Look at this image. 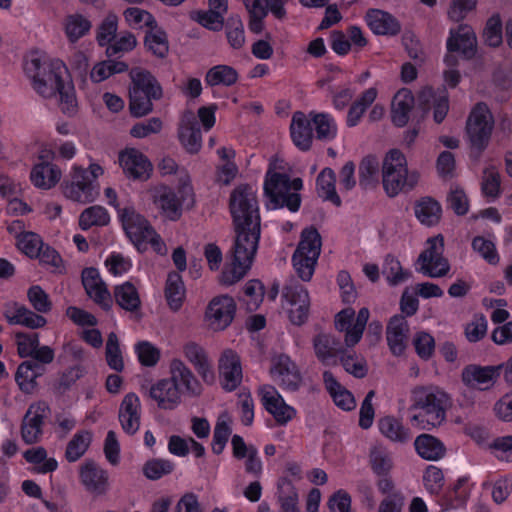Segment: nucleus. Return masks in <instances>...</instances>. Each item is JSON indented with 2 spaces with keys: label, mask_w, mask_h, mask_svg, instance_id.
I'll list each match as a JSON object with an SVG mask.
<instances>
[{
  "label": "nucleus",
  "mask_w": 512,
  "mask_h": 512,
  "mask_svg": "<svg viewBox=\"0 0 512 512\" xmlns=\"http://www.w3.org/2000/svg\"><path fill=\"white\" fill-rule=\"evenodd\" d=\"M450 396L437 386H417L412 390L411 410L417 413L411 417V424L420 429L440 426L446 420L451 407Z\"/></svg>",
  "instance_id": "obj_1"
},
{
  "label": "nucleus",
  "mask_w": 512,
  "mask_h": 512,
  "mask_svg": "<svg viewBox=\"0 0 512 512\" xmlns=\"http://www.w3.org/2000/svg\"><path fill=\"white\" fill-rule=\"evenodd\" d=\"M233 227L235 239L231 249V267L223 270L220 279L224 285L235 284L246 275L252 265L260 239V223Z\"/></svg>",
  "instance_id": "obj_2"
},
{
  "label": "nucleus",
  "mask_w": 512,
  "mask_h": 512,
  "mask_svg": "<svg viewBox=\"0 0 512 512\" xmlns=\"http://www.w3.org/2000/svg\"><path fill=\"white\" fill-rule=\"evenodd\" d=\"M276 167L270 163L264 182V193L268 198L267 206L272 209L287 207L291 212H297L301 205V196L297 191L303 187L301 178L292 181L284 173L275 171Z\"/></svg>",
  "instance_id": "obj_3"
},
{
  "label": "nucleus",
  "mask_w": 512,
  "mask_h": 512,
  "mask_svg": "<svg viewBox=\"0 0 512 512\" xmlns=\"http://www.w3.org/2000/svg\"><path fill=\"white\" fill-rule=\"evenodd\" d=\"M276 167L270 163L264 182V193L268 198L267 206L272 209L287 207L291 212H297L301 205V196L297 191L303 187L301 178L292 181L284 173L275 171Z\"/></svg>",
  "instance_id": "obj_4"
},
{
  "label": "nucleus",
  "mask_w": 512,
  "mask_h": 512,
  "mask_svg": "<svg viewBox=\"0 0 512 512\" xmlns=\"http://www.w3.org/2000/svg\"><path fill=\"white\" fill-rule=\"evenodd\" d=\"M419 178L417 171L408 172L406 157L400 150L392 149L386 154L382 163V183L389 197L412 190Z\"/></svg>",
  "instance_id": "obj_5"
},
{
  "label": "nucleus",
  "mask_w": 512,
  "mask_h": 512,
  "mask_svg": "<svg viewBox=\"0 0 512 512\" xmlns=\"http://www.w3.org/2000/svg\"><path fill=\"white\" fill-rule=\"evenodd\" d=\"M149 194L161 215L171 221H176L181 217L183 206L191 208L194 205L193 187L188 178L180 180L179 195L173 188L163 184L152 187Z\"/></svg>",
  "instance_id": "obj_6"
},
{
  "label": "nucleus",
  "mask_w": 512,
  "mask_h": 512,
  "mask_svg": "<svg viewBox=\"0 0 512 512\" xmlns=\"http://www.w3.org/2000/svg\"><path fill=\"white\" fill-rule=\"evenodd\" d=\"M322 238L314 226L302 230L300 241L292 255V263L297 276L310 281L321 253Z\"/></svg>",
  "instance_id": "obj_7"
},
{
  "label": "nucleus",
  "mask_w": 512,
  "mask_h": 512,
  "mask_svg": "<svg viewBox=\"0 0 512 512\" xmlns=\"http://www.w3.org/2000/svg\"><path fill=\"white\" fill-rule=\"evenodd\" d=\"M102 174V167L95 163L89 166L88 171L80 166H74L71 180L62 183L64 196L83 204L93 202L99 194L95 182Z\"/></svg>",
  "instance_id": "obj_8"
},
{
  "label": "nucleus",
  "mask_w": 512,
  "mask_h": 512,
  "mask_svg": "<svg viewBox=\"0 0 512 512\" xmlns=\"http://www.w3.org/2000/svg\"><path fill=\"white\" fill-rule=\"evenodd\" d=\"M493 125V117L487 105L482 102L476 104L466 124V131L471 146V155L476 159H478L487 148Z\"/></svg>",
  "instance_id": "obj_9"
},
{
  "label": "nucleus",
  "mask_w": 512,
  "mask_h": 512,
  "mask_svg": "<svg viewBox=\"0 0 512 512\" xmlns=\"http://www.w3.org/2000/svg\"><path fill=\"white\" fill-rule=\"evenodd\" d=\"M229 210L233 226L253 225L260 223L258 200L253 188L248 184L235 187L229 198Z\"/></svg>",
  "instance_id": "obj_10"
},
{
  "label": "nucleus",
  "mask_w": 512,
  "mask_h": 512,
  "mask_svg": "<svg viewBox=\"0 0 512 512\" xmlns=\"http://www.w3.org/2000/svg\"><path fill=\"white\" fill-rule=\"evenodd\" d=\"M61 62L51 65L43 64L39 58H32L26 63L25 70L33 79L34 89L43 97L49 98L56 95L57 91L65 84L61 75Z\"/></svg>",
  "instance_id": "obj_11"
},
{
  "label": "nucleus",
  "mask_w": 512,
  "mask_h": 512,
  "mask_svg": "<svg viewBox=\"0 0 512 512\" xmlns=\"http://www.w3.org/2000/svg\"><path fill=\"white\" fill-rule=\"evenodd\" d=\"M123 229L138 250L146 249L148 243L160 245V236L149 221L133 207L118 210Z\"/></svg>",
  "instance_id": "obj_12"
},
{
  "label": "nucleus",
  "mask_w": 512,
  "mask_h": 512,
  "mask_svg": "<svg viewBox=\"0 0 512 512\" xmlns=\"http://www.w3.org/2000/svg\"><path fill=\"white\" fill-rule=\"evenodd\" d=\"M428 247L418 256L419 271L423 274L438 278L445 276L450 269L448 260L443 257L444 239L442 235L429 238Z\"/></svg>",
  "instance_id": "obj_13"
},
{
  "label": "nucleus",
  "mask_w": 512,
  "mask_h": 512,
  "mask_svg": "<svg viewBox=\"0 0 512 512\" xmlns=\"http://www.w3.org/2000/svg\"><path fill=\"white\" fill-rule=\"evenodd\" d=\"M50 413V407L45 401L32 403L21 423V438L28 444L38 443L43 434L44 420Z\"/></svg>",
  "instance_id": "obj_14"
},
{
  "label": "nucleus",
  "mask_w": 512,
  "mask_h": 512,
  "mask_svg": "<svg viewBox=\"0 0 512 512\" xmlns=\"http://www.w3.org/2000/svg\"><path fill=\"white\" fill-rule=\"evenodd\" d=\"M282 297L290 305V321L298 326L304 324L308 319L310 307L308 291L300 284H290L283 288Z\"/></svg>",
  "instance_id": "obj_15"
},
{
  "label": "nucleus",
  "mask_w": 512,
  "mask_h": 512,
  "mask_svg": "<svg viewBox=\"0 0 512 512\" xmlns=\"http://www.w3.org/2000/svg\"><path fill=\"white\" fill-rule=\"evenodd\" d=\"M236 303L231 296L222 295L213 298L206 311V318L213 330L226 329L234 319Z\"/></svg>",
  "instance_id": "obj_16"
},
{
  "label": "nucleus",
  "mask_w": 512,
  "mask_h": 512,
  "mask_svg": "<svg viewBox=\"0 0 512 512\" xmlns=\"http://www.w3.org/2000/svg\"><path fill=\"white\" fill-rule=\"evenodd\" d=\"M447 50L449 53L458 52L467 60L474 58L477 53V37L472 27L461 24L457 29H451Z\"/></svg>",
  "instance_id": "obj_17"
},
{
  "label": "nucleus",
  "mask_w": 512,
  "mask_h": 512,
  "mask_svg": "<svg viewBox=\"0 0 512 512\" xmlns=\"http://www.w3.org/2000/svg\"><path fill=\"white\" fill-rule=\"evenodd\" d=\"M119 163L125 175L133 180L146 181L152 172V164L148 158L137 149L121 152Z\"/></svg>",
  "instance_id": "obj_18"
},
{
  "label": "nucleus",
  "mask_w": 512,
  "mask_h": 512,
  "mask_svg": "<svg viewBox=\"0 0 512 512\" xmlns=\"http://www.w3.org/2000/svg\"><path fill=\"white\" fill-rule=\"evenodd\" d=\"M261 401L264 408L273 415L279 425H285L296 415V410L285 403L282 396L272 386L260 389Z\"/></svg>",
  "instance_id": "obj_19"
},
{
  "label": "nucleus",
  "mask_w": 512,
  "mask_h": 512,
  "mask_svg": "<svg viewBox=\"0 0 512 512\" xmlns=\"http://www.w3.org/2000/svg\"><path fill=\"white\" fill-rule=\"evenodd\" d=\"M82 284L87 295L103 310L109 311L112 307V296L106 284L100 278L96 268L89 267L82 271Z\"/></svg>",
  "instance_id": "obj_20"
},
{
  "label": "nucleus",
  "mask_w": 512,
  "mask_h": 512,
  "mask_svg": "<svg viewBox=\"0 0 512 512\" xmlns=\"http://www.w3.org/2000/svg\"><path fill=\"white\" fill-rule=\"evenodd\" d=\"M178 138L184 149L196 154L202 147L200 124L192 111H185L178 127Z\"/></svg>",
  "instance_id": "obj_21"
},
{
  "label": "nucleus",
  "mask_w": 512,
  "mask_h": 512,
  "mask_svg": "<svg viewBox=\"0 0 512 512\" xmlns=\"http://www.w3.org/2000/svg\"><path fill=\"white\" fill-rule=\"evenodd\" d=\"M502 366L468 365L461 373L462 382L469 387L488 389L499 377Z\"/></svg>",
  "instance_id": "obj_22"
},
{
  "label": "nucleus",
  "mask_w": 512,
  "mask_h": 512,
  "mask_svg": "<svg viewBox=\"0 0 512 512\" xmlns=\"http://www.w3.org/2000/svg\"><path fill=\"white\" fill-rule=\"evenodd\" d=\"M219 374L222 386L227 391L235 390L242 381V367L239 356L232 350L223 352L219 360Z\"/></svg>",
  "instance_id": "obj_23"
},
{
  "label": "nucleus",
  "mask_w": 512,
  "mask_h": 512,
  "mask_svg": "<svg viewBox=\"0 0 512 512\" xmlns=\"http://www.w3.org/2000/svg\"><path fill=\"white\" fill-rule=\"evenodd\" d=\"M270 372L285 389L295 391L301 384L302 377L297 365L286 355L278 356Z\"/></svg>",
  "instance_id": "obj_24"
},
{
  "label": "nucleus",
  "mask_w": 512,
  "mask_h": 512,
  "mask_svg": "<svg viewBox=\"0 0 512 512\" xmlns=\"http://www.w3.org/2000/svg\"><path fill=\"white\" fill-rule=\"evenodd\" d=\"M3 315L10 325H22L30 329L42 328L47 323L38 312H33L17 302L7 303Z\"/></svg>",
  "instance_id": "obj_25"
},
{
  "label": "nucleus",
  "mask_w": 512,
  "mask_h": 512,
  "mask_svg": "<svg viewBox=\"0 0 512 512\" xmlns=\"http://www.w3.org/2000/svg\"><path fill=\"white\" fill-rule=\"evenodd\" d=\"M80 479L87 491L104 495L109 487L108 474L93 460H86L80 467Z\"/></svg>",
  "instance_id": "obj_26"
},
{
  "label": "nucleus",
  "mask_w": 512,
  "mask_h": 512,
  "mask_svg": "<svg viewBox=\"0 0 512 512\" xmlns=\"http://www.w3.org/2000/svg\"><path fill=\"white\" fill-rule=\"evenodd\" d=\"M140 400L135 393H128L119 408V421L122 429L129 435L135 434L140 427Z\"/></svg>",
  "instance_id": "obj_27"
},
{
  "label": "nucleus",
  "mask_w": 512,
  "mask_h": 512,
  "mask_svg": "<svg viewBox=\"0 0 512 512\" xmlns=\"http://www.w3.org/2000/svg\"><path fill=\"white\" fill-rule=\"evenodd\" d=\"M170 381L181 388V392L197 396L201 393V385L191 372V370L179 359H173L170 363Z\"/></svg>",
  "instance_id": "obj_28"
},
{
  "label": "nucleus",
  "mask_w": 512,
  "mask_h": 512,
  "mask_svg": "<svg viewBox=\"0 0 512 512\" xmlns=\"http://www.w3.org/2000/svg\"><path fill=\"white\" fill-rule=\"evenodd\" d=\"M181 388L169 379L159 380L149 391V396L155 400L158 407L165 410L174 409L180 403Z\"/></svg>",
  "instance_id": "obj_29"
},
{
  "label": "nucleus",
  "mask_w": 512,
  "mask_h": 512,
  "mask_svg": "<svg viewBox=\"0 0 512 512\" xmlns=\"http://www.w3.org/2000/svg\"><path fill=\"white\" fill-rule=\"evenodd\" d=\"M369 28L378 35H397L401 30L399 21L390 13L370 9L365 16Z\"/></svg>",
  "instance_id": "obj_30"
},
{
  "label": "nucleus",
  "mask_w": 512,
  "mask_h": 512,
  "mask_svg": "<svg viewBox=\"0 0 512 512\" xmlns=\"http://www.w3.org/2000/svg\"><path fill=\"white\" fill-rule=\"evenodd\" d=\"M408 331L409 325L404 316L395 315L390 319L387 325L386 338L390 351L394 355L399 356L404 352Z\"/></svg>",
  "instance_id": "obj_31"
},
{
  "label": "nucleus",
  "mask_w": 512,
  "mask_h": 512,
  "mask_svg": "<svg viewBox=\"0 0 512 512\" xmlns=\"http://www.w3.org/2000/svg\"><path fill=\"white\" fill-rule=\"evenodd\" d=\"M129 76L132 82L129 90L149 94L152 98H162V87L150 71L135 67L130 70Z\"/></svg>",
  "instance_id": "obj_32"
},
{
  "label": "nucleus",
  "mask_w": 512,
  "mask_h": 512,
  "mask_svg": "<svg viewBox=\"0 0 512 512\" xmlns=\"http://www.w3.org/2000/svg\"><path fill=\"white\" fill-rule=\"evenodd\" d=\"M313 348L317 359L324 365L336 364L337 356L343 352L339 341L325 333H319L313 338Z\"/></svg>",
  "instance_id": "obj_33"
},
{
  "label": "nucleus",
  "mask_w": 512,
  "mask_h": 512,
  "mask_svg": "<svg viewBox=\"0 0 512 512\" xmlns=\"http://www.w3.org/2000/svg\"><path fill=\"white\" fill-rule=\"evenodd\" d=\"M290 133L293 143L302 151L311 148L313 130L310 121L301 111H296L291 120Z\"/></svg>",
  "instance_id": "obj_34"
},
{
  "label": "nucleus",
  "mask_w": 512,
  "mask_h": 512,
  "mask_svg": "<svg viewBox=\"0 0 512 512\" xmlns=\"http://www.w3.org/2000/svg\"><path fill=\"white\" fill-rule=\"evenodd\" d=\"M414 102V96L410 90L401 89L396 93L391 104V119L396 126L403 127L408 123Z\"/></svg>",
  "instance_id": "obj_35"
},
{
  "label": "nucleus",
  "mask_w": 512,
  "mask_h": 512,
  "mask_svg": "<svg viewBox=\"0 0 512 512\" xmlns=\"http://www.w3.org/2000/svg\"><path fill=\"white\" fill-rule=\"evenodd\" d=\"M414 447L417 454L428 461H438L446 454L444 443L431 434H421L416 437Z\"/></svg>",
  "instance_id": "obj_36"
},
{
  "label": "nucleus",
  "mask_w": 512,
  "mask_h": 512,
  "mask_svg": "<svg viewBox=\"0 0 512 512\" xmlns=\"http://www.w3.org/2000/svg\"><path fill=\"white\" fill-rule=\"evenodd\" d=\"M323 381L336 406L346 411L355 408L353 394L337 381L332 372L324 371Z\"/></svg>",
  "instance_id": "obj_37"
},
{
  "label": "nucleus",
  "mask_w": 512,
  "mask_h": 512,
  "mask_svg": "<svg viewBox=\"0 0 512 512\" xmlns=\"http://www.w3.org/2000/svg\"><path fill=\"white\" fill-rule=\"evenodd\" d=\"M184 354L195 366L203 380L207 383H212L214 380V373L204 349L196 343L190 342L184 346Z\"/></svg>",
  "instance_id": "obj_38"
},
{
  "label": "nucleus",
  "mask_w": 512,
  "mask_h": 512,
  "mask_svg": "<svg viewBox=\"0 0 512 512\" xmlns=\"http://www.w3.org/2000/svg\"><path fill=\"white\" fill-rule=\"evenodd\" d=\"M430 100H433V118L436 123H441L448 111H449V101L448 95L444 94L436 98L433 94L432 88L423 89L418 96L419 106L422 108L424 113H426L430 109Z\"/></svg>",
  "instance_id": "obj_39"
},
{
  "label": "nucleus",
  "mask_w": 512,
  "mask_h": 512,
  "mask_svg": "<svg viewBox=\"0 0 512 512\" xmlns=\"http://www.w3.org/2000/svg\"><path fill=\"white\" fill-rule=\"evenodd\" d=\"M61 178V170L51 163H40L34 166L30 179L32 183L41 189L54 187Z\"/></svg>",
  "instance_id": "obj_40"
},
{
  "label": "nucleus",
  "mask_w": 512,
  "mask_h": 512,
  "mask_svg": "<svg viewBox=\"0 0 512 512\" xmlns=\"http://www.w3.org/2000/svg\"><path fill=\"white\" fill-rule=\"evenodd\" d=\"M336 175L331 168H324L317 176L316 190L320 198L330 201L337 207L341 206V199L335 188Z\"/></svg>",
  "instance_id": "obj_41"
},
{
  "label": "nucleus",
  "mask_w": 512,
  "mask_h": 512,
  "mask_svg": "<svg viewBox=\"0 0 512 512\" xmlns=\"http://www.w3.org/2000/svg\"><path fill=\"white\" fill-rule=\"evenodd\" d=\"M414 210L417 219L426 226L436 225L441 219V205L432 197H423L418 200Z\"/></svg>",
  "instance_id": "obj_42"
},
{
  "label": "nucleus",
  "mask_w": 512,
  "mask_h": 512,
  "mask_svg": "<svg viewBox=\"0 0 512 512\" xmlns=\"http://www.w3.org/2000/svg\"><path fill=\"white\" fill-rule=\"evenodd\" d=\"M277 501L281 512H299V495L293 483L281 478L277 484Z\"/></svg>",
  "instance_id": "obj_43"
},
{
  "label": "nucleus",
  "mask_w": 512,
  "mask_h": 512,
  "mask_svg": "<svg viewBox=\"0 0 512 512\" xmlns=\"http://www.w3.org/2000/svg\"><path fill=\"white\" fill-rule=\"evenodd\" d=\"M113 296L116 303L128 312H136L141 307L139 293L131 282L115 286Z\"/></svg>",
  "instance_id": "obj_44"
},
{
  "label": "nucleus",
  "mask_w": 512,
  "mask_h": 512,
  "mask_svg": "<svg viewBox=\"0 0 512 512\" xmlns=\"http://www.w3.org/2000/svg\"><path fill=\"white\" fill-rule=\"evenodd\" d=\"M378 425L381 433L392 442L402 444L411 438L410 430L393 416L381 418Z\"/></svg>",
  "instance_id": "obj_45"
},
{
  "label": "nucleus",
  "mask_w": 512,
  "mask_h": 512,
  "mask_svg": "<svg viewBox=\"0 0 512 512\" xmlns=\"http://www.w3.org/2000/svg\"><path fill=\"white\" fill-rule=\"evenodd\" d=\"M165 297L169 307L173 311H177L182 306L185 297V288L182 281V277L177 272H171L168 274Z\"/></svg>",
  "instance_id": "obj_46"
},
{
  "label": "nucleus",
  "mask_w": 512,
  "mask_h": 512,
  "mask_svg": "<svg viewBox=\"0 0 512 512\" xmlns=\"http://www.w3.org/2000/svg\"><path fill=\"white\" fill-rule=\"evenodd\" d=\"M38 368L39 364L34 361H24L18 366L15 380L24 393H31L35 389L36 378L39 376Z\"/></svg>",
  "instance_id": "obj_47"
},
{
  "label": "nucleus",
  "mask_w": 512,
  "mask_h": 512,
  "mask_svg": "<svg viewBox=\"0 0 512 512\" xmlns=\"http://www.w3.org/2000/svg\"><path fill=\"white\" fill-rule=\"evenodd\" d=\"M377 89L371 87L364 91L361 96L351 105L347 115V125L354 127L358 124L366 109L375 101Z\"/></svg>",
  "instance_id": "obj_48"
},
{
  "label": "nucleus",
  "mask_w": 512,
  "mask_h": 512,
  "mask_svg": "<svg viewBox=\"0 0 512 512\" xmlns=\"http://www.w3.org/2000/svg\"><path fill=\"white\" fill-rule=\"evenodd\" d=\"M92 441V433L87 430L77 432L68 442L65 457L69 462L79 460L87 451Z\"/></svg>",
  "instance_id": "obj_49"
},
{
  "label": "nucleus",
  "mask_w": 512,
  "mask_h": 512,
  "mask_svg": "<svg viewBox=\"0 0 512 512\" xmlns=\"http://www.w3.org/2000/svg\"><path fill=\"white\" fill-rule=\"evenodd\" d=\"M238 80L237 71L228 65H216L208 70L205 76V82L209 86H231Z\"/></svg>",
  "instance_id": "obj_50"
},
{
  "label": "nucleus",
  "mask_w": 512,
  "mask_h": 512,
  "mask_svg": "<svg viewBox=\"0 0 512 512\" xmlns=\"http://www.w3.org/2000/svg\"><path fill=\"white\" fill-rule=\"evenodd\" d=\"M109 222L107 210L99 205L84 209L79 216V226L82 230H88L92 226H106Z\"/></svg>",
  "instance_id": "obj_51"
},
{
  "label": "nucleus",
  "mask_w": 512,
  "mask_h": 512,
  "mask_svg": "<svg viewBox=\"0 0 512 512\" xmlns=\"http://www.w3.org/2000/svg\"><path fill=\"white\" fill-rule=\"evenodd\" d=\"M379 163L374 156L362 159L359 165V185L367 190L374 188L378 183Z\"/></svg>",
  "instance_id": "obj_52"
},
{
  "label": "nucleus",
  "mask_w": 512,
  "mask_h": 512,
  "mask_svg": "<svg viewBox=\"0 0 512 512\" xmlns=\"http://www.w3.org/2000/svg\"><path fill=\"white\" fill-rule=\"evenodd\" d=\"M382 274L386 277L388 283L392 286L403 283L411 276V273L409 271L403 270L400 261L391 254H388L385 257Z\"/></svg>",
  "instance_id": "obj_53"
},
{
  "label": "nucleus",
  "mask_w": 512,
  "mask_h": 512,
  "mask_svg": "<svg viewBox=\"0 0 512 512\" xmlns=\"http://www.w3.org/2000/svg\"><path fill=\"white\" fill-rule=\"evenodd\" d=\"M369 462L376 476L390 474L393 468V461L389 452L381 446H374L370 450Z\"/></svg>",
  "instance_id": "obj_54"
},
{
  "label": "nucleus",
  "mask_w": 512,
  "mask_h": 512,
  "mask_svg": "<svg viewBox=\"0 0 512 512\" xmlns=\"http://www.w3.org/2000/svg\"><path fill=\"white\" fill-rule=\"evenodd\" d=\"M160 98H152L149 94L129 90V110L133 117L139 118L146 116L153 110V100Z\"/></svg>",
  "instance_id": "obj_55"
},
{
  "label": "nucleus",
  "mask_w": 512,
  "mask_h": 512,
  "mask_svg": "<svg viewBox=\"0 0 512 512\" xmlns=\"http://www.w3.org/2000/svg\"><path fill=\"white\" fill-rule=\"evenodd\" d=\"M145 47L158 58H165L169 52L167 35L163 30L146 32L144 39Z\"/></svg>",
  "instance_id": "obj_56"
},
{
  "label": "nucleus",
  "mask_w": 512,
  "mask_h": 512,
  "mask_svg": "<svg viewBox=\"0 0 512 512\" xmlns=\"http://www.w3.org/2000/svg\"><path fill=\"white\" fill-rule=\"evenodd\" d=\"M319 140H331L336 136L337 126L334 119L326 113H310Z\"/></svg>",
  "instance_id": "obj_57"
},
{
  "label": "nucleus",
  "mask_w": 512,
  "mask_h": 512,
  "mask_svg": "<svg viewBox=\"0 0 512 512\" xmlns=\"http://www.w3.org/2000/svg\"><path fill=\"white\" fill-rule=\"evenodd\" d=\"M43 246L41 237L34 232H22L17 235V247L30 258H36Z\"/></svg>",
  "instance_id": "obj_58"
},
{
  "label": "nucleus",
  "mask_w": 512,
  "mask_h": 512,
  "mask_svg": "<svg viewBox=\"0 0 512 512\" xmlns=\"http://www.w3.org/2000/svg\"><path fill=\"white\" fill-rule=\"evenodd\" d=\"M173 470L174 464L171 461L160 458L148 460L142 468L145 477L153 481L172 473Z\"/></svg>",
  "instance_id": "obj_59"
},
{
  "label": "nucleus",
  "mask_w": 512,
  "mask_h": 512,
  "mask_svg": "<svg viewBox=\"0 0 512 512\" xmlns=\"http://www.w3.org/2000/svg\"><path fill=\"white\" fill-rule=\"evenodd\" d=\"M106 361L108 366L117 372H121L124 369V362L119 347L118 337L114 332H111L107 338Z\"/></svg>",
  "instance_id": "obj_60"
},
{
  "label": "nucleus",
  "mask_w": 512,
  "mask_h": 512,
  "mask_svg": "<svg viewBox=\"0 0 512 512\" xmlns=\"http://www.w3.org/2000/svg\"><path fill=\"white\" fill-rule=\"evenodd\" d=\"M91 28L89 20L82 15H70L67 17L65 31L70 41L75 42L83 37Z\"/></svg>",
  "instance_id": "obj_61"
},
{
  "label": "nucleus",
  "mask_w": 512,
  "mask_h": 512,
  "mask_svg": "<svg viewBox=\"0 0 512 512\" xmlns=\"http://www.w3.org/2000/svg\"><path fill=\"white\" fill-rule=\"evenodd\" d=\"M483 38L490 47H498L502 43V21L499 14H494L487 20Z\"/></svg>",
  "instance_id": "obj_62"
},
{
  "label": "nucleus",
  "mask_w": 512,
  "mask_h": 512,
  "mask_svg": "<svg viewBox=\"0 0 512 512\" xmlns=\"http://www.w3.org/2000/svg\"><path fill=\"white\" fill-rule=\"evenodd\" d=\"M27 298L38 313H48L52 309V302L49 295L39 285L31 286L27 291Z\"/></svg>",
  "instance_id": "obj_63"
},
{
  "label": "nucleus",
  "mask_w": 512,
  "mask_h": 512,
  "mask_svg": "<svg viewBox=\"0 0 512 512\" xmlns=\"http://www.w3.org/2000/svg\"><path fill=\"white\" fill-rule=\"evenodd\" d=\"M245 302L248 311H255L264 297V286L257 280L248 281L244 286Z\"/></svg>",
  "instance_id": "obj_64"
}]
</instances>
